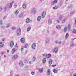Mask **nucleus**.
Listing matches in <instances>:
<instances>
[{"label":"nucleus","mask_w":76,"mask_h":76,"mask_svg":"<svg viewBox=\"0 0 76 76\" xmlns=\"http://www.w3.org/2000/svg\"><path fill=\"white\" fill-rule=\"evenodd\" d=\"M24 47L23 46H21V51H22L23 50V49H24Z\"/></svg>","instance_id":"nucleus-39"},{"label":"nucleus","mask_w":76,"mask_h":76,"mask_svg":"<svg viewBox=\"0 0 76 76\" xmlns=\"http://www.w3.org/2000/svg\"><path fill=\"white\" fill-rule=\"evenodd\" d=\"M29 64H31V61H29Z\"/></svg>","instance_id":"nucleus-61"},{"label":"nucleus","mask_w":76,"mask_h":76,"mask_svg":"<svg viewBox=\"0 0 76 76\" xmlns=\"http://www.w3.org/2000/svg\"><path fill=\"white\" fill-rule=\"evenodd\" d=\"M72 46H73V45H74V43L73 42L72 43V44H71Z\"/></svg>","instance_id":"nucleus-52"},{"label":"nucleus","mask_w":76,"mask_h":76,"mask_svg":"<svg viewBox=\"0 0 76 76\" xmlns=\"http://www.w3.org/2000/svg\"><path fill=\"white\" fill-rule=\"evenodd\" d=\"M75 23L76 24V19L75 20Z\"/></svg>","instance_id":"nucleus-58"},{"label":"nucleus","mask_w":76,"mask_h":76,"mask_svg":"<svg viewBox=\"0 0 76 76\" xmlns=\"http://www.w3.org/2000/svg\"><path fill=\"white\" fill-rule=\"evenodd\" d=\"M25 61L26 63H27L28 62V59H25Z\"/></svg>","instance_id":"nucleus-35"},{"label":"nucleus","mask_w":76,"mask_h":76,"mask_svg":"<svg viewBox=\"0 0 76 76\" xmlns=\"http://www.w3.org/2000/svg\"><path fill=\"white\" fill-rule=\"evenodd\" d=\"M31 13L33 14H34L36 12V10L35 8H33L31 10Z\"/></svg>","instance_id":"nucleus-5"},{"label":"nucleus","mask_w":76,"mask_h":76,"mask_svg":"<svg viewBox=\"0 0 76 76\" xmlns=\"http://www.w3.org/2000/svg\"><path fill=\"white\" fill-rule=\"evenodd\" d=\"M52 23V20H51V19L49 20L48 22V25H50V24H51Z\"/></svg>","instance_id":"nucleus-8"},{"label":"nucleus","mask_w":76,"mask_h":76,"mask_svg":"<svg viewBox=\"0 0 76 76\" xmlns=\"http://www.w3.org/2000/svg\"><path fill=\"white\" fill-rule=\"evenodd\" d=\"M41 19V16H39L37 18V19Z\"/></svg>","instance_id":"nucleus-37"},{"label":"nucleus","mask_w":76,"mask_h":76,"mask_svg":"<svg viewBox=\"0 0 76 76\" xmlns=\"http://www.w3.org/2000/svg\"><path fill=\"white\" fill-rule=\"evenodd\" d=\"M7 17L6 16H5L3 18V19H6Z\"/></svg>","instance_id":"nucleus-51"},{"label":"nucleus","mask_w":76,"mask_h":76,"mask_svg":"<svg viewBox=\"0 0 76 76\" xmlns=\"http://www.w3.org/2000/svg\"><path fill=\"white\" fill-rule=\"evenodd\" d=\"M3 24V21L2 20H0V25H2Z\"/></svg>","instance_id":"nucleus-36"},{"label":"nucleus","mask_w":76,"mask_h":76,"mask_svg":"<svg viewBox=\"0 0 76 76\" xmlns=\"http://www.w3.org/2000/svg\"><path fill=\"white\" fill-rule=\"evenodd\" d=\"M56 66V65H53V67H54V66Z\"/></svg>","instance_id":"nucleus-59"},{"label":"nucleus","mask_w":76,"mask_h":76,"mask_svg":"<svg viewBox=\"0 0 76 76\" xmlns=\"http://www.w3.org/2000/svg\"><path fill=\"white\" fill-rule=\"evenodd\" d=\"M22 16H23V13L21 14L20 15H19V17L20 18H22Z\"/></svg>","instance_id":"nucleus-28"},{"label":"nucleus","mask_w":76,"mask_h":76,"mask_svg":"<svg viewBox=\"0 0 76 76\" xmlns=\"http://www.w3.org/2000/svg\"><path fill=\"white\" fill-rule=\"evenodd\" d=\"M5 39H2V41H4V40H5Z\"/></svg>","instance_id":"nucleus-63"},{"label":"nucleus","mask_w":76,"mask_h":76,"mask_svg":"<svg viewBox=\"0 0 76 76\" xmlns=\"http://www.w3.org/2000/svg\"><path fill=\"white\" fill-rule=\"evenodd\" d=\"M72 76H76V73L74 74Z\"/></svg>","instance_id":"nucleus-53"},{"label":"nucleus","mask_w":76,"mask_h":76,"mask_svg":"<svg viewBox=\"0 0 76 76\" xmlns=\"http://www.w3.org/2000/svg\"><path fill=\"white\" fill-rule=\"evenodd\" d=\"M15 29H16V28H15V27H12V29L13 30H15Z\"/></svg>","instance_id":"nucleus-45"},{"label":"nucleus","mask_w":76,"mask_h":76,"mask_svg":"<svg viewBox=\"0 0 76 76\" xmlns=\"http://www.w3.org/2000/svg\"><path fill=\"white\" fill-rule=\"evenodd\" d=\"M60 20H61L60 19H59V20H56V21L58 23H60Z\"/></svg>","instance_id":"nucleus-32"},{"label":"nucleus","mask_w":76,"mask_h":76,"mask_svg":"<svg viewBox=\"0 0 76 76\" xmlns=\"http://www.w3.org/2000/svg\"><path fill=\"white\" fill-rule=\"evenodd\" d=\"M26 4H23V9H26Z\"/></svg>","instance_id":"nucleus-25"},{"label":"nucleus","mask_w":76,"mask_h":76,"mask_svg":"<svg viewBox=\"0 0 76 76\" xmlns=\"http://www.w3.org/2000/svg\"><path fill=\"white\" fill-rule=\"evenodd\" d=\"M69 37V34L67 33H66L65 35V38L67 39L68 37Z\"/></svg>","instance_id":"nucleus-21"},{"label":"nucleus","mask_w":76,"mask_h":76,"mask_svg":"<svg viewBox=\"0 0 76 76\" xmlns=\"http://www.w3.org/2000/svg\"><path fill=\"white\" fill-rule=\"evenodd\" d=\"M14 45V42L13 41H11L10 44V46L11 48H12Z\"/></svg>","instance_id":"nucleus-3"},{"label":"nucleus","mask_w":76,"mask_h":76,"mask_svg":"<svg viewBox=\"0 0 76 76\" xmlns=\"http://www.w3.org/2000/svg\"><path fill=\"white\" fill-rule=\"evenodd\" d=\"M56 28L57 29H61V26L59 25H57Z\"/></svg>","instance_id":"nucleus-16"},{"label":"nucleus","mask_w":76,"mask_h":76,"mask_svg":"<svg viewBox=\"0 0 76 76\" xmlns=\"http://www.w3.org/2000/svg\"><path fill=\"white\" fill-rule=\"evenodd\" d=\"M46 15V12L44 11L42 13V18H45V17Z\"/></svg>","instance_id":"nucleus-4"},{"label":"nucleus","mask_w":76,"mask_h":76,"mask_svg":"<svg viewBox=\"0 0 76 76\" xmlns=\"http://www.w3.org/2000/svg\"><path fill=\"white\" fill-rule=\"evenodd\" d=\"M56 44H58V42H58V41H56Z\"/></svg>","instance_id":"nucleus-54"},{"label":"nucleus","mask_w":76,"mask_h":76,"mask_svg":"<svg viewBox=\"0 0 76 76\" xmlns=\"http://www.w3.org/2000/svg\"><path fill=\"white\" fill-rule=\"evenodd\" d=\"M58 8V7H53V9H57Z\"/></svg>","instance_id":"nucleus-40"},{"label":"nucleus","mask_w":76,"mask_h":76,"mask_svg":"<svg viewBox=\"0 0 76 76\" xmlns=\"http://www.w3.org/2000/svg\"><path fill=\"white\" fill-rule=\"evenodd\" d=\"M57 3V0H55L52 2V4H54L55 3Z\"/></svg>","instance_id":"nucleus-17"},{"label":"nucleus","mask_w":76,"mask_h":76,"mask_svg":"<svg viewBox=\"0 0 76 76\" xmlns=\"http://www.w3.org/2000/svg\"><path fill=\"white\" fill-rule=\"evenodd\" d=\"M49 42L48 39H46L45 41V42H46V43H48Z\"/></svg>","instance_id":"nucleus-44"},{"label":"nucleus","mask_w":76,"mask_h":76,"mask_svg":"<svg viewBox=\"0 0 76 76\" xmlns=\"http://www.w3.org/2000/svg\"><path fill=\"white\" fill-rule=\"evenodd\" d=\"M32 48L33 49H35L36 47V44L35 43L33 44L31 46Z\"/></svg>","instance_id":"nucleus-6"},{"label":"nucleus","mask_w":76,"mask_h":76,"mask_svg":"<svg viewBox=\"0 0 76 76\" xmlns=\"http://www.w3.org/2000/svg\"><path fill=\"white\" fill-rule=\"evenodd\" d=\"M73 7V5H71L70 6H69L68 7V8H72V7Z\"/></svg>","instance_id":"nucleus-38"},{"label":"nucleus","mask_w":76,"mask_h":76,"mask_svg":"<svg viewBox=\"0 0 76 76\" xmlns=\"http://www.w3.org/2000/svg\"><path fill=\"white\" fill-rule=\"evenodd\" d=\"M66 21V19H64L62 20V23H64Z\"/></svg>","instance_id":"nucleus-43"},{"label":"nucleus","mask_w":76,"mask_h":76,"mask_svg":"<svg viewBox=\"0 0 76 76\" xmlns=\"http://www.w3.org/2000/svg\"><path fill=\"white\" fill-rule=\"evenodd\" d=\"M58 44H61V41H60L59 42H58Z\"/></svg>","instance_id":"nucleus-56"},{"label":"nucleus","mask_w":76,"mask_h":76,"mask_svg":"<svg viewBox=\"0 0 76 76\" xmlns=\"http://www.w3.org/2000/svg\"><path fill=\"white\" fill-rule=\"evenodd\" d=\"M15 51H16V49H15V48H13L11 52L12 53V54H13L15 53Z\"/></svg>","instance_id":"nucleus-11"},{"label":"nucleus","mask_w":76,"mask_h":76,"mask_svg":"<svg viewBox=\"0 0 76 76\" xmlns=\"http://www.w3.org/2000/svg\"><path fill=\"white\" fill-rule=\"evenodd\" d=\"M18 13H19V11L18 10H16L15 12V15H17V14H18Z\"/></svg>","instance_id":"nucleus-34"},{"label":"nucleus","mask_w":76,"mask_h":76,"mask_svg":"<svg viewBox=\"0 0 76 76\" xmlns=\"http://www.w3.org/2000/svg\"><path fill=\"white\" fill-rule=\"evenodd\" d=\"M20 41L21 42H23H23H25V39L24 38H21L20 39Z\"/></svg>","instance_id":"nucleus-13"},{"label":"nucleus","mask_w":76,"mask_h":76,"mask_svg":"<svg viewBox=\"0 0 76 76\" xmlns=\"http://www.w3.org/2000/svg\"><path fill=\"white\" fill-rule=\"evenodd\" d=\"M51 57V55L50 54L46 55V58H50Z\"/></svg>","instance_id":"nucleus-9"},{"label":"nucleus","mask_w":76,"mask_h":76,"mask_svg":"<svg viewBox=\"0 0 76 76\" xmlns=\"http://www.w3.org/2000/svg\"><path fill=\"white\" fill-rule=\"evenodd\" d=\"M4 9L5 10H6V9H7V8L5 7L4 8Z\"/></svg>","instance_id":"nucleus-60"},{"label":"nucleus","mask_w":76,"mask_h":76,"mask_svg":"<svg viewBox=\"0 0 76 76\" xmlns=\"http://www.w3.org/2000/svg\"><path fill=\"white\" fill-rule=\"evenodd\" d=\"M18 6V5H17V4H15L14 5V7H15V8H16V7H17V6Z\"/></svg>","instance_id":"nucleus-47"},{"label":"nucleus","mask_w":76,"mask_h":76,"mask_svg":"<svg viewBox=\"0 0 76 76\" xmlns=\"http://www.w3.org/2000/svg\"><path fill=\"white\" fill-rule=\"evenodd\" d=\"M75 39H76V38L74 39H72V41H74Z\"/></svg>","instance_id":"nucleus-55"},{"label":"nucleus","mask_w":76,"mask_h":76,"mask_svg":"<svg viewBox=\"0 0 76 76\" xmlns=\"http://www.w3.org/2000/svg\"><path fill=\"white\" fill-rule=\"evenodd\" d=\"M31 75H35V72L34 71H32L31 72Z\"/></svg>","instance_id":"nucleus-41"},{"label":"nucleus","mask_w":76,"mask_h":76,"mask_svg":"<svg viewBox=\"0 0 76 76\" xmlns=\"http://www.w3.org/2000/svg\"><path fill=\"white\" fill-rule=\"evenodd\" d=\"M60 18H62V16H60Z\"/></svg>","instance_id":"nucleus-62"},{"label":"nucleus","mask_w":76,"mask_h":76,"mask_svg":"<svg viewBox=\"0 0 76 76\" xmlns=\"http://www.w3.org/2000/svg\"><path fill=\"white\" fill-rule=\"evenodd\" d=\"M26 23H28L29 22H32V21L31 19H26Z\"/></svg>","instance_id":"nucleus-7"},{"label":"nucleus","mask_w":76,"mask_h":76,"mask_svg":"<svg viewBox=\"0 0 76 76\" xmlns=\"http://www.w3.org/2000/svg\"><path fill=\"white\" fill-rule=\"evenodd\" d=\"M4 45L3 44V43L2 42H1L0 43V47H3Z\"/></svg>","instance_id":"nucleus-26"},{"label":"nucleus","mask_w":76,"mask_h":76,"mask_svg":"<svg viewBox=\"0 0 76 76\" xmlns=\"http://www.w3.org/2000/svg\"><path fill=\"white\" fill-rule=\"evenodd\" d=\"M73 33H74V34H76V30L75 29H73Z\"/></svg>","instance_id":"nucleus-31"},{"label":"nucleus","mask_w":76,"mask_h":76,"mask_svg":"<svg viewBox=\"0 0 76 76\" xmlns=\"http://www.w3.org/2000/svg\"><path fill=\"white\" fill-rule=\"evenodd\" d=\"M53 72H54V73H56L57 72V71L55 69H53Z\"/></svg>","instance_id":"nucleus-23"},{"label":"nucleus","mask_w":76,"mask_h":76,"mask_svg":"<svg viewBox=\"0 0 76 76\" xmlns=\"http://www.w3.org/2000/svg\"><path fill=\"white\" fill-rule=\"evenodd\" d=\"M14 3V1H12L10 3V8H11L12 7V4H13V3Z\"/></svg>","instance_id":"nucleus-18"},{"label":"nucleus","mask_w":76,"mask_h":76,"mask_svg":"<svg viewBox=\"0 0 76 76\" xmlns=\"http://www.w3.org/2000/svg\"><path fill=\"white\" fill-rule=\"evenodd\" d=\"M31 27H28L27 28V31H29L31 30Z\"/></svg>","instance_id":"nucleus-22"},{"label":"nucleus","mask_w":76,"mask_h":76,"mask_svg":"<svg viewBox=\"0 0 76 76\" xmlns=\"http://www.w3.org/2000/svg\"><path fill=\"white\" fill-rule=\"evenodd\" d=\"M58 48L57 47L55 48L54 49H53V53H55L56 54H57V53L58 52Z\"/></svg>","instance_id":"nucleus-2"},{"label":"nucleus","mask_w":76,"mask_h":76,"mask_svg":"<svg viewBox=\"0 0 76 76\" xmlns=\"http://www.w3.org/2000/svg\"><path fill=\"white\" fill-rule=\"evenodd\" d=\"M39 72L40 73H42L43 72V68H40L39 69Z\"/></svg>","instance_id":"nucleus-19"},{"label":"nucleus","mask_w":76,"mask_h":76,"mask_svg":"<svg viewBox=\"0 0 76 76\" xmlns=\"http://www.w3.org/2000/svg\"><path fill=\"white\" fill-rule=\"evenodd\" d=\"M10 5V3H8L7 4V7H9V6Z\"/></svg>","instance_id":"nucleus-46"},{"label":"nucleus","mask_w":76,"mask_h":76,"mask_svg":"<svg viewBox=\"0 0 76 76\" xmlns=\"http://www.w3.org/2000/svg\"><path fill=\"white\" fill-rule=\"evenodd\" d=\"M40 19H37V21H40Z\"/></svg>","instance_id":"nucleus-57"},{"label":"nucleus","mask_w":76,"mask_h":76,"mask_svg":"<svg viewBox=\"0 0 76 76\" xmlns=\"http://www.w3.org/2000/svg\"><path fill=\"white\" fill-rule=\"evenodd\" d=\"M18 56L17 55H14L13 56H12V58H18Z\"/></svg>","instance_id":"nucleus-10"},{"label":"nucleus","mask_w":76,"mask_h":76,"mask_svg":"<svg viewBox=\"0 0 76 76\" xmlns=\"http://www.w3.org/2000/svg\"><path fill=\"white\" fill-rule=\"evenodd\" d=\"M19 65L20 67H23V62L22 61H20V62Z\"/></svg>","instance_id":"nucleus-12"},{"label":"nucleus","mask_w":76,"mask_h":76,"mask_svg":"<svg viewBox=\"0 0 76 76\" xmlns=\"http://www.w3.org/2000/svg\"><path fill=\"white\" fill-rule=\"evenodd\" d=\"M67 29L68 30H70L71 29V25L70 24H69L68 25Z\"/></svg>","instance_id":"nucleus-14"},{"label":"nucleus","mask_w":76,"mask_h":76,"mask_svg":"<svg viewBox=\"0 0 76 76\" xmlns=\"http://www.w3.org/2000/svg\"><path fill=\"white\" fill-rule=\"evenodd\" d=\"M21 32V29L19 28L18 29L17 31V35L18 36H20V32Z\"/></svg>","instance_id":"nucleus-1"},{"label":"nucleus","mask_w":76,"mask_h":76,"mask_svg":"<svg viewBox=\"0 0 76 76\" xmlns=\"http://www.w3.org/2000/svg\"><path fill=\"white\" fill-rule=\"evenodd\" d=\"M10 24L9 23L7 24L6 26L7 28H9V27H10Z\"/></svg>","instance_id":"nucleus-27"},{"label":"nucleus","mask_w":76,"mask_h":76,"mask_svg":"<svg viewBox=\"0 0 76 76\" xmlns=\"http://www.w3.org/2000/svg\"><path fill=\"white\" fill-rule=\"evenodd\" d=\"M51 71H50V69H48L47 70V75H50V72Z\"/></svg>","instance_id":"nucleus-15"},{"label":"nucleus","mask_w":76,"mask_h":76,"mask_svg":"<svg viewBox=\"0 0 76 76\" xmlns=\"http://www.w3.org/2000/svg\"><path fill=\"white\" fill-rule=\"evenodd\" d=\"M75 11H72L71 13H70V16H72V15H73V14L75 13Z\"/></svg>","instance_id":"nucleus-20"},{"label":"nucleus","mask_w":76,"mask_h":76,"mask_svg":"<svg viewBox=\"0 0 76 76\" xmlns=\"http://www.w3.org/2000/svg\"><path fill=\"white\" fill-rule=\"evenodd\" d=\"M4 57H6V55H4Z\"/></svg>","instance_id":"nucleus-64"},{"label":"nucleus","mask_w":76,"mask_h":76,"mask_svg":"<svg viewBox=\"0 0 76 76\" xmlns=\"http://www.w3.org/2000/svg\"><path fill=\"white\" fill-rule=\"evenodd\" d=\"M53 62V61H52V60L50 59L49 61V64H52V63Z\"/></svg>","instance_id":"nucleus-29"},{"label":"nucleus","mask_w":76,"mask_h":76,"mask_svg":"<svg viewBox=\"0 0 76 76\" xmlns=\"http://www.w3.org/2000/svg\"><path fill=\"white\" fill-rule=\"evenodd\" d=\"M67 27H66L64 28V32H66V31H67Z\"/></svg>","instance_id":"nucleus-30"},{"label":"nucleus","mask_w":76,"mask_h":76,"mask_svg":"<svg viewBox=\"0 0 76 76\" xmlns=\"http://www.w3.org/2000/svg\"><path fill=\"white\" fill-rule=\"evenodd\" d=\"M15 48H18V45H16L15 46Z\"/></svg>","instance_id":"nucleus-49"},{"label":"nucleus","mask_w":76,"mask_h":76,"mask_svg":"<svg viewBox=\"0 0 76 76\" xmlns=\"http://www.w3.org/2000/svg\"><path fill=\"white\" fill-rule=\"evenodd\" d=\"M2 10V7H0V11H1Z\"/></svg>","instance_id":"nucleus-50"},{"label":"nucleus","mask_w":76,"mask_h":76,"mask_svg":"<svg viewBox=\"0 0 76 76\" xmlns=\"http://www.w3.org/2000/svg\"><path fill=\"white\" fill-rule=\"evenodd\" d=\"M42 56H45V57H46L47 56V54L46 53L42 54Z\"/></svg>","instance_id":"nucleus-42"},{"label":"nucleus","mask_w":76,"mask_h":76,"mask_svg":"<svg viewBox=\"0 0 76 76\" xmlns=\"http://www.w3.org/2000/svg\"><path fill=\"white\" fill-rule=\"evenodd\" d=\"M36 59L35 58V57L34 56L33 57V61H35V60Z\"/></svg>","instance_id":"nucleus-33"},{"label":"nucleus","mask_w":76,"mask_h":76,"mask_svg":"<svg viewBox=\"0 0 76 76\" xmlns=\"http://www.w3.org/2000/svg\"><path fill=\"white\" fill-rule=\"evenodd\" d=\"M25 48H28V45L26 44L25 45Z\"/></svg>","instance_id":"nucleus-48"},{"label":"nucleus","mask_w":76,"mask_h":76,"mask_svg":"<svg viewBox=\"0 0 76 76\" xmlns=\"http://www.w3.org/2000/svg\"><path fill=\"white\" fill-rule=\"evenodd\" d=\"M42 61H43V63H45L46 62V58H43L42 60Z\"/></svg>","instance_id":"nucleus-24"}]
</instances>
